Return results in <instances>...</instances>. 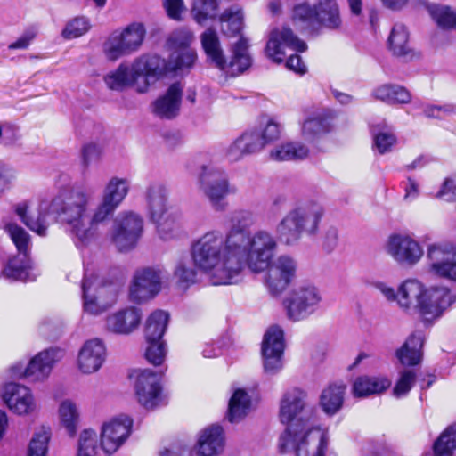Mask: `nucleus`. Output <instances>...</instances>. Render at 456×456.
<instances>
[{"label": "nucleus", "instance_id": "nucleus-1", "mask_svg": "<svg viewBox=\"0 0 456 456\" xmlns=\"http://www.w3.org/2000/svg\"><path fill=\"white\" fill-rule=\"evenodd\" d=\"M255 223L256 215L252 211L235 210L228 217L225 235L212 230L192 244L193 263L210 284H232L239 281L245 268L259 273L268 266L276 254L278 241L268 230L248 231Z\"/></svg>", "mask_w": 456, "mask_h": 456}, {"label": "nucleus", "instance_id": "nucleus-2", "mask_svg": "<svg viewBox=\"0 0 456 456\" xmlns=\"http://www.w3.org/2000/svg\"><path fill=\"white\" fill-rule=\"evenodd\" d=\"M63 183L52 200V208L60 222L67 227L77 247H86L99 237V225L103 223L127 197L131 182L126 177L112 176L105 183L101 201L91 212L94 191L86 187L69 185V178Z\"/></svg>", "mask_w": 456, "mask_h": 456}, {"label": "nucleus", "instance_id": "nucleus-3", "mask_svg": "<svg viewBox=\"0 0 456 456\" xmlns=\"http://www.w3.org/2000/svg\"><path fill=\"white\" fill-rule=\"evenodd\" d=\"M324 209L315 201L300 202L280 221L276 232L287 245L296 243L303 233L313 236L319 231Z\"/></svg>", "mask_w": 456, "mask_h": 456}, {"label": "nucleus", "instance_id": "nucleus-4", "mask_svg": "<svg viewBox=\"0 0 456 456\" xmlns=\"http://www.w3.org/2000/svg\"><path fill=\"white\" fill-rule=\"evenodd\" d=\"M200 38L207 60L220 70L238 75L250 67L251 57L248 51V42L246 38L240 37L232 46V56L229 62L226 61L219 37L214 28H207Z\"/></svg>", "mask_w": 456, "mask_h": 456}, {"label": "nucleus", "instance_id": "nucleus-5", "mask_svg": "<svg viewBox=\"0 0 456 456\" xmlns=\"http://www.w3.org/2000/svg\"><path fill=\"white\" fill-rule=\"evenodd\" d=\"M329 444L328 430L314 425L297 429L292 427L289 435L280 438V449H292L296 456H324Z\"/></svg>", "mask_w": 456, "mask_h": 456}, {"label": "nucleus", "instance_id": "nucleus-6", "mask_svg": "<svg viewBox=\"0 0 456 456\" xmlns=\"http://www.w3.org/2000/svg\"><path fill=\"white\" fill-rule=\"evenodd\" d=\"M83 311L97 316L105 313L116 303L118 285L104 282L94 273L86 272L81 284Z\"/></svg>", "mask_w": 456, "mask_h": 456}, {"label": "nucleus", "instance_id": "nucleus-7", "mask_svg": "<svg viewBox=\"0 0 456 456\" xmlns=\"http://www.w3.org/2000/svg\"><path fill=\"white\" fill-rule=\"evenodd\" d=\"M197 185L199 191L216 211H224L227 207L225 198L237 191L236 187L230 183L227 174L210 164L201 166L197 176Z\"/></svg>", "mask_w": 456, "mask_h": 456}, {"label": "nucleus", "instance_id": "nucleus-8", "mask_svg": "<svg viewBox=\"0 0 456 456\" xmlns=\"http://www.w3.org/2000/svg\"><path fill=\"white\" fill-rule=\"evenodd\" d=\"M373 287L389 303H396L398 308L405 314L418 312L426 285L418 279L409 278L403 281L395 289L388 283L384 281L373 282Z\"/></svg>", "mask_w": 456, "mask_h": 456}, {"label": "nucleus", "instance_id": "nucleus-9", "mask_svg": "<svg viewBox=\"0 0 456 456\" xmlns=\"http://www.w3.org/2000/svg\"><path fill=\"white\" fill-rule=\"evenodd\" d=\"M322 302L321 289L313 282H302L285 300L287 316L293 322L305 320L319 310Z\"/></svg>", "mask_w": 456, "mask_h": 456}, {"label": "nucleus", "instance_id": "nucleus-10", "mask_svg": "<svg viewBox=\"0 0 456 456\" xmlns=\"http://www.w3.org/2000/svg\"><path fill=\"white\" fill-rule=\"evenodd\" d=\"M5 231L15 244L19 254L12 258L3 270L5 277L23 281H34L31 275V263L28 258L30 237L28 233L16 224L9 223L5 225Z\"/></svg>", "mask_w": 456, "mask_h": 456}, {"label": "nucleus", "instance_id": "nucleus-11", "mask_svg": "<svg viewBox=\"0 0 456 456\" xmlns=\"http://www.w3.org/2000/svg\"><path fill=\"white\" fill-rule=\"evenodd\" d=\"M166 271L157 265L137 268L129 285V298L135 303H144L156 297L162 290Z\"/></svg>", "mask_w": 456, "mask_h": 456}, {"label": "nucleus", "instance_id": "nucleus-12", "mask_svg": "<svg viewBox=\"0 0 456 456\" xmlns=\"http://www.w3.org/2000/svg\"><path fill=\"white\" fill-rule=\"evenodd\" d=\"M164 370L155 372L150 369H138L129 375L134 383L137 402L147 410H153L164 403L161 378Z\"/></svg>", "mask_w": 456, "mask_h": 456}, {"label": "nucleus", "instance_id": "nucleus-13", "mask_svg": "<svg viewBox=\"0 0 456 456\" xmlns=\"http://www.w3.org/2000/svg\"><path fill=\"white\" fill-rule=\"evenodd\" d=\"M143 232V219L134 211H122L113 221L110 240L120 252L134 248Z\"/></svg>", "mask_w": 456, "mask_h": 456}, {"label": "nucleus", "instance_id": "nucleus-14", "mask_svg": "<svg viewBox=\"0 0 456 456\" xmlns=\"http://www.w3.org/2000/svg\"><path fill=\"white\" fill-rule=\"evenodd\" d=\"M306 393L297 387L288 389L280 403L279 418L282 424L287 425L283 435H289L292 427L297 429L314 425L304 418L306 410Z\"/></svg>", "mask_w": 456, "mask_h": 456}, {"label": "nucleus", "instance_id": "nucleus-15", "mask_svg": "<svg viewBox=\"0 0 456 456\" xmlns=\"http://www.w3.org/2000/svg\"><path fill=\"white\" fill-rule=\"evenodd\" d=\"M384 251L396 264L407 267L418 264L424 255L419 242L405 232L390 234L384 243Z\"/></svg>", "mask_w": 456, "mask_h": 456}, {"label": "nucleus", "instance_id": "nucleus-16", "mask_svg": "<svg viewBox=\"0 0 456 456\" xmlns=\"http://www.w3.org/2000/svg\"><path fill=\"white\" fill-rule=\"evenodd\" d=\"M456 301V296L444 286L426 287L418 314L425 322H434Z\"/></svg>", "mask_w": 456, "mask_h": 456}, {"label": "nucleus", "instance_id": "nucleus-17", "mask_svg": "<svg viewBox=\"0 0 456 456\" xmlns=\"http://www.w3.org/2000/svg\"><path fill=\"white\" fill-rule=\"evenodd\" d=\"M298 269L296 258L289 255H281L277 258H272L268 266L265 282L273 295L281 294L295 280Z\"/></svg>", "mask_w": 456, "mask_h": 456}, {"label": "nucleus", "instance_id": "nucleus-18", "mask_svg": "<svg viewBox=\"0 0 456 456\" xmlns=\"http://www.w3.org/2000/svg\"><path fill=\"white\" fill-rule=\"evenodd\" d=\"M63 356V352L58 348H51L38 353L29 363L13 365L11 369V377L27 378L31 381H40L49 376L53 365Z\"/></svg>", "mask_w": 456, "mask_h": 456}, {"label": "nucleus", "instance_id": "nucleus-19", "mask_svg": "<svg viewBox=\"0 0 456 456\" xmlns=\"http://www.w3.org/2000/svg\"><path fill=\"white\" fill-rule=\"evenodd\" d=\"M133 419L127 415H119L104 422L101 427L100 446L107 454L115 453L131 435Z\"/></svg>", "mask_w": 456, "mask_h": 456}, {"label": "nucleus", "instance_id": "nucleus-20", "mask_svg": "<svg viewBox=\"0 0 456 456\" xmlns=\"http://www.w3.org/2000/svg\"><path fill=\"white\" fill-rule=\"evenodd\" d=\"M429 270L434 274L456 281V244L435 243L428 248Z\"/></svg>", "mask_w": 456, "mask_h": 456}, {"label": "nucleus", "instance_id": "nucleus-21", "mask_svg": "<svg viewBox=\"0 0 456 456\" xmlns=\"http://www.w3.org/2000/svg\"><path fill=\"white\" fill-rule=\"evenodd\" d=\"M297 52H305L306 44L299 39L288 27L273 28L268 37L265 45V54L273 62L281 63L286 55V49Z\"/></svg>", "mask_w": 456, "mask_h": 456}, {"label": "nucleus", "instance_id": "nucleus-22", "mask_svg": "<svg viewBox=\"0 0 456 456\" xmlns=\"http://www.w3.org/2000/svg\"><path fill=\"white\" fill-rule=\"evenodd\" d=\"M284 334L278 326L270 327L262 342L263 366L265 373L277 374L283 368Z\"/></svg>", "mask_w": 456, "mask_h": 456}, {"label": "nucleus", "instance_id": "nucleus-23", "mask_svg": "<svg viewBox=\"0 0 456 456\" xmlns=\"http://www.w3.org/2000/svg\"><path fill=\"white\" fill-rule=\"evenodd\" d=\"M2 398L10 411L19 416L32 415L38 410L32 391L28 387L20 384L7 383L4 387Z\"/></svg>", "mask_w": 456, "mask_h": 456}, {"label": "nucleus", "instance_id": "nucleus-24", "mask_svg": "<svg viewBox=\"0 0 456 456\" xmlns=\"http://www.w3.org/2000/svg\"><path fill=\"white\" fill-rule=\"evenodd\" d=\"M107 355L104 342L100 338L86 340L78 351L77 366L83 374L97 372L103 365Z\"/></svg>", "mask_w": 456, "mask_h": 456}, {"label": "nucleus", "instance_id": "nucleus-25", "mask_svg": "<svg viewBox=\"0 0 456 456\" xmlns=\"http://www.w3.org/2000/svg\"><path fill=\"white\" fill-rule=\"evenodd\" d=\"M225 446L224 429L218 424H212L198 433L194 450L198 456H220Z\"/></svg>", "mask_w": 456, "mask_h": 456}, {"label": "nucleus", "instance_id": "nucleus-26", "mask_svg": "<svg viewBox=\"0 0 456 456\" xmlns=\"http://www.w3.org/2000/svg\"><path fill=\"white\" fill-rule=\"evenodd\" d=\"M169 191L161 183H150L144 192L146 211L151 221L159 220L170 212Z\"/></svg>", "mask_w": 456, "mask_h": 456}, {"label": "nucleus", "instance_id": "nucleus-27", "mask_svg": "<svg viewBox=\"0 0 456 456\" xmlns=\"http://www.w3.org/2000/svg\"><path fill=\"white\" fill-rule=\"evenodd\" d=\"M141 319L140 309L126 307L109 314L105 319V328L115 334L127 335L138 328Z\"/></svg>", "mask_w": 456, "mask_h": 456}, {"label": "nucleus", "instance_id": "nucleus-28", "mask_svg": "<svg viewBox=\"0 0 456 456\" xmlns=\"http://www.w3.org/2000/svg\"><path fill=\"white\" fill-rule=\"evenodd\" d=\"M183 86L179 83L172 84L166 93L152 103V112L166 119L175 118L180 111Z\"/></svg>", "mask_w": 456, "mask_h": 456}, {"label": "nucleus", "instance_id": "nucleus-29", "mask_svg": "<svg viewBox=\"0 0 456 456\" xmlns=\"http://www.w3.org/2000/svg\"><path fill=\"white\" fill-rule=\"evenodd\" d=\"M254 142L258 144L260 152L265 146L277 142L281 137L282 126L274 117L265 116L254 130L248 131Z\"/></svg>", "mask_w": 456, "mask_h": 456}, {"label": "nucleus", "instance_id": "nucleus-30", "mask_svg": "<svg viewBox=\"0 0 456 456\" xmlns=\"http://www.w3.org/2000/svg\"><path fill=\"white\" fill-rule=\"evenodd\" d=\"M310 150L299 141H286L270 150L268 157L276 162L301 161L309 157Z\"/></svg>", "mask_w": 456, "mask_h": 456}, {"label": "nucleus", "instance_id": "nucleus-31", "mask_svg": "<svg viewBox=\"0 0 456 456\" xmlns=\"http://www.w3.org/2000/svg\"><path fill=\"white\" fill-rule=\"evenodd\" d=\"M371 96L380 102L389 105H403L411 102V94L410 91L398 84L386 83L376 86Z\"/></svg>", "mask_w": 456, "mask_h": 456}, {"label": "nucleus", "instance_id": "nucleus-32", "mask_svg": "<svg viewBox=\"0 0 456 456\" xmlns=\"http://www.w3.org/2000/svg\"><path fill=\"white\" fill-rule=\"evenodd\" d=\"M138 78L132 63H121L115 69L109 71L103 77V81L109 89L121 92L133 86Z\"/></svg>", "mask_w": 456, "mask_h": 456}, {"label": "nucleus", "instance_id": "nucleus-33", "mask_svg": "<svg viewBox=\"0 0 456 456\" xmlns=\"http://www.w3.org/2000/svg\"><path fill=\"white\" fill-rule=\"evenodd\" d=\"M132 64L138 77H159L170 71L168 61L158 55H141Z\"/></svg>", "mask_w": 456, "mask_h": 456}, {"label": "nucleus", "instance_id": "nucleus-34", "mask_svg": "<svg viewBox=\"0 0 456 456\" xmlns=\"http://www.w3.org/2000/svg\"><path fill=\"white\" fill-rule=\"evenodd\" d=\"M328 29H338L342 26V19L336 0H318L315 6V25Z\"/></svg>", "mask_w": 456, "mask_h": 456}, {"label": "nucleus", "instance_id": "nucleus-35", "mask_svg": "<svg viewBox=\"0 0 456 456\" xmlns=\"http://www.w3.org/2000/svg\"><path fill=\"white\" fill-rule=\"evenodd\" d=\"M391 381L385 376L362 375L356 378L352 386V393L355 397H366L379 394L387 389Z\"/></svg>", "mask_w": 456, "mask_h": 456}, {"label": "nucleus", "instance_id": "nucleus-36", "mask_svg": "<svg viewBox=\"0 0 456 456\" xmlns=\"http://www.w3.org/2000/svg\"><path fill=\"white\" fill-rule=\"evenodd\" d=\"M346 391L344 383H334L325 387L320 396L322 410L329 416L338 412L343 406Z\"/></svg>", "mask_w": 456, "mask_h": 456}, {"label": "nucleus", "instance_id": "nucleus-37", "mask_svg": "<svg viewBox=\"0 0 456 456\" xmlns=\"http://www.w3.org/2000/svg\"><path fill=\"white\" fill-rule=\"evenodd\" d=\"M423 338L419 334L411 335L395 352L398 361L403 365L414 366L422 359Z\"/></svg>", "mask_w": 456, "mask_h": 456}, {"label": "nucleus", "instance_id": "nucleus-38", "mask_svg": "<svg viewBox=\"0 0 456 456\" xmlns=\"http://www.w3.org/2000/svg\"><path fill=\"white\" fill-rule=\"evenodd\" d=\"M258 144L254 142L248 132L237 137L231 144L227 146L224 151L226 159L230 162H237L245 156L257 153Z\"/></svg>", "mask_w": 456, "mask_h": 456}, {"label": "nucleus", "instance_id": "nucleus-39", "mask_svg": "<svg viewBox=\"0 0 456 456\" xmlns=\"http://www.w3.org/2000/svg\"><path fill=\"white\" fill-rule=\"evenodd\" d=\"M250 405L249 395L244 389H235L229 400L226 419L231 423L241 421L249 412Z\"/></svg>", "mask_w": 456, "mask_h": 456}, {"label": "nucleus", "instance_id": "nucleus-40", "mask_svg": "<svg viewBox=\"0 0 456 456\" xmlns=\"http://www.w3.org/2000/svg\"><path fill=\"white\" fill-rule=\"evenodd\" d=\"M58 419L61 428L74 436L80 421V411L77 404L71 399L61 401L58 407Z\"/></svg>", "mask_w": 456, "mask_h": 456}, {"label": "nucleus", "instance_id": "nucleus-41", "mask_svg": "<svg viewBox=\"0 0 456 456\" xmlns=\"http://www.w3.org/2000/svg\"><path fill=\"white\" fill-rule=\"evenodd\" d=\"M117 30L119 32V36L128 55L140 50L146 37V28L142 23L133 22Z\"/></svg>", "mask_w": 456, "mask_h": 456}, {"label": "nucleus", "instance_id": "nucleus-42", "mask_svg": "<svg viewBox=\"0 0 456 456\" xmlns=\"http://www.w3.org/2000/svg\"><path fill=\"white\" fill-rule=\"evenodd\" d=\"M331 126L322 115H313L306 118L301 124V137L307 142H314L330 132Z\"/></svg>", "mask_w": 456, "mask_h": 456}, {"label": "nucleus", "instance_id": "nucleus-43", "mask_svg": "<svg viewBox=\"0 0 456 456\" xmlns=\"http://www.w3.org/2000/svg\"><path fill=\"white\" fill-rule=\"evenodd\" d=\"M22 222L33 232L40 236L46 235L49 224L47 215L39 210L30 209L26 205H20L16 210Z\"/></svg>", "mask_w": 456, "mask_h": 456}, {"label": "nucleus", "instance_id": "nucleus-44", "mask_svg": "<svg viewBox=\"0 0 456 456\" xmlns=\"http://www.w3.org/2000/svg\"><path fill=\"white\" fill-rule=\"evenodd\" d=\"M169 322V314L163 310H155L146 320L145 338L147 341L161 339Z\"/></svg>", "mask_w": 456, "mask_h": 456}, {"label": "nucleus", "instance_id": "nucleus-45", "mask_svg": "<svg viewBox=\"0 0 456 456\" xmlns=\"http://www.w3.org/2000/svg\"><path fill=\"white\" fill-rule=\"evenodd\" d=\"M51 436L50 427L37 428L28 442L26 456H47Z\"/></svg>", "mask_w": 456, "mask_h": 456}, {"label": "nucleus", "instance_id": "nucleus-46", "mask_svg": "<svg viewBox=\"0 0 456 456\" xmlns=\"http://www.w3.org/2000/svg\"><path fill=\"white\" fill-rule=\"evenodd\" d=\"M243 18L241 9L237 6L225 10L219 17L222 32L227 37L238 35L243 27Z\"/></svg>", "mask_w": 456, "mask_h": 456}, {"label": "nucleus", "instance_id": "nucleus-47", "mask_svg": "<svg viewBox=\"0 0 456 456\" xmlns=\"http://www.w3.org/2000/svg\"><path fill=\"white\" fill-rule=\"evenodd\" d=\"M151 222L156 225L159 236L164 240L175 239L181 233L180 220L175 213L169 212L161 219Z\"/></svg>", "mask_w": 456, "mask_h": 456}, {"label": "nucleus", "instance_id": "nucleus-48", "mask_svg": "<svg viewBox=\"0 0 456 456\" xmlns=\"http://www.w3.org/2000/svg\"><path fill=\"white\" fill-rule=\"evenodd\" d=\"M102 53L110 61L128 55L118 30L112 31L105 37L102 44Z\"/></svg>", "mask_w": 456, "mask_h": 456}, {"label": "nucleus", "instance_id": "nucleus-49", "mask_svg": "<svg viewBox=\"0 0 456 456\" xmlns=\"http://www.w3.org/2000/svg\"><path fill=\"white\" fill-rule=\"evenodd\" d=\"M428 13L436 25L444 29H456V11L446 5H429Z\"/></svg>", "mask_w": 456, "mask_h": 456}, {"label": "nucleus", "instance_id": "nucleus-50", "mask_svg": "<svg viewBox=\"0 0 456 456\" xmlns=\"http://www.w3.org/2000/svg\"><path fill=\"white\" fill-rule=\"evenodd\" d=\"M388 42L394 54L405 56L409 53V32L403 24L398 23L393 27Z\"/></svg>", "mask_w": 456, "mask_h": 456}, {"label": "nucleus", "instance_id": "nucleus-51", "mask_svg": "<svg viewBox=\"0 0 456 456\" xmlns=\"http://www.w3.org/2000/svg\"><path fill=\"white\" fill-rule=\"evenodd\" d=\"M91 28L92 23L88 17L76 16L67 21L61 35L66 40H72L85 36Z\"/></svg>", "mask_w": 456, "mask_h": 456}, {"label": "nucleus", "instance_id": "nucleus-52", "mask_svg": "<svg viewBox=\"0 0 456 456\" xmlns=\"http://www.w3.org/2000/svg\"><path fill=\"white\" fill-rule=\"evenodd\" d=\"M217 7L216 0H193L191 13L198 24L204 25L216 17Z\"/></svg>", "mask_w": 456, "mask_h": 456}, {"label": "nucleus", "instance_id": "nucleus-53", "mask_svg": "<svg viewBox=\"0 0 456 456\" xmlns=\"http://www.w3.org/2000/svg\"><path fill=\"white\" fill-rule=\"evenodd\" d=\"M99 436L92 429H84L77 440V456H96L98 453Z\"/></svg>", "mask_w": 456, "mask_h": 456}, {"label": "nucleus", "instance_id": "nucleus-54", "mask_svg": "<svg viewBox=\"0 0 456 456\" xmlns=\"http://www.w3.org/2000/svg\"><path fill=\"white\" fill-rule=\"evenodd\" d=\"M197 60V53L194 49L172 51L168 58L170 71L191 69Z\"/></svg>", "mask_w": 456, "mask_h": 456}, {"label": "nucleus", "instance_id": "nucleus-55", "mask_svg": "<svg viewBox=\"0 0 456 456\" xmlns=\"http://www.w3.org/2000/svg\"><path fill=\"white\" fill-rule=\"evenodd\" d=\"M197 273L190 260H180L175 268L174 277L177 285L182 289H187L196 281Z\"/></svg>", "mask_w": 456, "mask_h": 456}, {"label": "nucleus", "instance_id": "nucleus-56", "mask_svg": "<svg viewBox=\"0 0 456 456\" xmlns=\"http://www.w3.org/2000/svg\"><path fill=\"white\" fill-rule=\"evenodd\" d=\"M293 22L302 29H313L315 27V8L307 4L295 6L292 13Z\"/></svg>", "mask_w": 456, "mask_h": 456}, {"label": "nucleus", "instance_id": "nucleus-57", "mask_svg": "<svg viewBox=\"0 0 456 456\" xmlns=\"http://www.w3.org/2000/svg\"><path fill=\"white\" fill-rule=\"evenodd\" d=\"M373 148L379 154L390 152L397 142V138L394 132L389 129L372 130Z\"/></svg>", "mask_w": 456, "mask_h": 456}, {"label": "nucleus", "instance_id": "nucleus-58", "mask_svg": "<svg viewBox=\"0 0 456 456\" xmlns=\"http://www.w3.org/2000/svg\"><path fill=\"white\" fill-rule=\"evenodd\" d=\"M193 40V33L190 29L183 28L170 34L167 45L172 51L192 49L191 45Z\"/></svg>", "mask_w": 456, "mask_h": 456}, {"label": "nucleus", "instance_id": "nucleus-59", "mask_svg": "<svg viewBox=\"0 0 456 456\" xmlns=\"http://www.w3.org/2000/svg\"><path fill=\"white\" fill-rule=\"evenodd\" d=\"M145 358L152 365L160 366L166 359L167 349L162 339L147 341Z\"/></svg>", "mask_w": 456, "mask_h": 456}, {"label": "nucleus", "instance_id": "nucleus-60", "mask_svg": "<svg viewBox=\"0 0 456 456\" xmlns=\"http://www.w3.org/2000/svg\"><path fill=\"white\" fill-rule=\"evenodd\" d=\"M416 381V373L411 370H403L399 372L398 379L393 388V395L397 397L405 396Z\"/></svg>", "mask_w": 456, "mask_h": 456}, {"label": "nucleus", "instance_id": "nucleus-61", "mask_svg": "<svg viewBox=\"0 0 456 456\" xmlns=\"http://www.w3.org/2000/svg\"><path fill=\"white\" fill-rule=\"evenodd\" d=\"M17 176L18 172L13 167L0 161V197L13 185Z\"/></svg>", "mask_w": 456, "mask_h": 456}, {"label": "nucleus", "instance_id": "nucleus-62", "mask_svg": "<svg viewBox=\"0 0 456 456\" xmlns=\"http://www.w3.org/2000/svg\"><path fill=\"white\" fill-rule=\"evenodd\" d=\"M339 231L335 225L327 226L322 235V247L327 253L333 252L339 244Z\"/></svg>", "mask_w": 456, "mask_h": 456}, {"label": "nucleus", "instance_id": "nucleus-63", "mask_svg": "<svg viewBox=\"0 0 456 456\" xmlns=\"http://www.w3.org/2000/svg\"><path fill=\"white\" fill-rule=\"evenodd\" d=\"M423 113L427 118L441 119L456 113V107L451 104H427L423 107Z\"/></svg>", "mask_w": 456, "mask_h": 456}, {"label": "nucleus", "instance_id": "nucleus-64", "mask_svg": "<svg viewBox=\"0 0 456 456\" xmlns=\"http://www.w3.org/2000/svg\"><path fill=\"white\" fill-rule=\"evenodd\" d=\"M435 197L447 202L456 201V178L444 179Z\"/></svg>", "mask_w": 456, "mask_h": 456}]
</instances>
